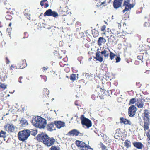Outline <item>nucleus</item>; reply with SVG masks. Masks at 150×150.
<instances>
[{
    "label": "nucleus",
    "mask_w": 150,
    "mask_h": 150,
    "mask_svg": "<svg viewBox=\"0 0 150 150\" xmlns=\"http://www.w3.org/2000/svg\"><path fill=\"white\" fill-rule=\"evenodd\" d=\"M37 140L42 143L45 146L49 147L53 145L56 142L55 139L43 132L38 134L36 137Z\"/></svg>",
    "instance_id": "nucleus-1"
},
{
    "label": "nucleus",
    "mask_w": 150,
    "mask_h": 150,
    "mask_svg": "<svg viewBox=\"0 0 150 150\" xmlns=\"http://www.w3.org/2000/svg\"><path fill=\"white\" fill-rule=\"evenodd\" d=\"M110 52V50L108 47L103 48L101 52L97 51L96 53V57H94L96 61L102 62L103 60V56L106 58L109 56Z\"/></svg>",
    "instance_id": "nucleus-2"
},
{
    "label": "nucleus",
    "mask_w": 150,
    "mask_h": 150,
    "mask_svg": "<svg viewBox=\"0 0 150 150\" xmlns=\"http://www.w3.org/2000/svg\"><path fill=\"white\" fill-rule=\"evenodd\" d=\"M32 123L36 127L40 129L44 128L47 125L46 120L40 116L33 117Z\"/></svg>",
    "instance_id": "nucleus-3"
},
{
    "label": "nucleus",
    "mask_w": 150,
    "mask_h": 150,
    "mask_svg": "<svg viewBox=\"0 0 150 150\" xmlns=\"http://www.w3.org/2000/svg\"><path fill=\"white\" fill-rule=\"evenodd\" d=\"M105 91V89H102V88L100 87L99 85H98L96 89L93 91V94L91 96V98L95 100L96 98L99 96L101 99H104L105 97L104 94Z\"/></svg>",
    "instance_id": "nucleus-4"
},
{
    "label": "nucleus",
    "mask_w": 150,
    "mask_h": 150,
    "mask_svg": "<svg viewBox=\"0 0 150 150\" xmlns=\"http://www.w3.org/2000/svg\"><path fill=\"white\" fill-rule=\"evenodd\" d=\"M31 132L28 129H24L19 131L18 133L19 140L23 142L26 140L30 134Z\"/></svg>",
    "instance_id": "nucleus-5"
},
{
    "label": "nucleus",
    "mask_w": 150,
    "mask_h": 150,
    "mask_svg": "<svg viewBox=\"0 0 150 150\" xmlns=\"http://www.w3.org/2000/svg\"><path fill=\"white\" fill-rule=\"evenodd\" d=\"M75 144L76 146L79 148L81 150H88L89 149H93L90 146L86 144L85 143L82 141L76 140L75 141Z\"/></svg>",
    "instance_id": "nucleus-6"
},
{
    "label": "nucleus",
    "mask_w": 150,
    "mask_h": 150,
    "mask_svg": "<svg viewBox=\"0 0 150 150\" xmlns=\"http://www.w3.org/2000/svg\"><path fill=\"white\" fill-rule=\"evenodd\" d=\"M80 119L83 125L86 126L88 128L92 126L91 121L85 117L84 115H83L81 116Z\"/></svg>",
    "instance_id": "nucleus-7"
},
{
    "label": "nucleus",
    "mask_w": 150,
    "mask_h": 150,
    "mask_svg": "<svg viewBox=\"0 0 150 150\" xmlns=\"http://www.w3.org/2000/svg\"><path fill=\"white\" fill-rule=\"evenodd\" d=\"M130 0H124L123 4V6L125 7V8L122 11V12L124 13L126 11H129L133 8L134 5L133 4L130 3Z\"/></svg>",
    "instance_id": "nucleus-8"
},
{
    "label": "nucleus",
    "mask_w": 150,
    "mask_h": 150,
    "mask_svg": "<svg viewBox=\"0 0 150 150\" xmlns=\"http://www.w3.org/2000/svg\"><path fill=\"white\" fill-rule=\"evenodd\" d=\"M15 126L13 124L7 123L4 126L5 129L8 133L13 132L14 131Z\"/></svg>",
    "instance_id": "nucleus-9"
},
{
    "label": "nucleus",
    "mask_w": 150,
    "mask_h": 150,
    "mask_svg": "<svg viewBox=\"0 0 150 150\" xmlns=\"http://www.w3.org/2000/svg\"><path fill=\"white\" fill-rule=\"evenodd\" d=\"M137 108L134 105H131L129 108L128 113L129 115L131 117H133L135 115Z\"/></svg>",
    "instance_id": "nucleus-10"
},
{
    "label": "nucleus",
    "mask_w": 150,
    "mask_h": 150,
    "mask_svg": "<svg viewBox=\"0 0 150 150\" xmlns=\"http://www.w3.org/2000/svg\"><path fill=\"white\" fill-rule=\"evenodd\" d=\"M148 55L147 54L145 53L144 54V53L139 54L137 56V58L138 59L140 60L142 62H143L144 60L147 61L148 59L147 57Z\"/></svg>",
    "instance_id": "nucleus-11"
},
{
    "label": "nucleus",
    "mask_w": 150,
    "mask_h": 150,
    "mask_svg": "<svg viewBox=\"0 0 150 150\" xmlns=\"http://www.w3.org/2000/svg\"><path fill=\"white\" fill-rule=\"evenodd\" d=\"M26 61L25 60H24L17 64L16 66V68L22 69L26 67Z\"/></svg>",
    "instance_id": "nucleus-12"
},
{
    "label": "nucleus",
    "mask_w": 150,
    "mask_h": 150,
    "mask_svg": "<svg viewBox=\"0 0 150 150\" xmlns=\"http://www.w3.org/2000/svg\"><path fill=\"white\" fill-rule=\"evenodd\" d=\"M145 100L142 98H139L137 100V105L140 108H142L144 105Z\"/></svg>",
    "instance_id": "nucleus-13"
},
{
    "label": "nucleus",
    "mask_w": 150,
    "mask_h": 150,
    "mask_svg": "<svg viewBox=\"0 0 150 150\" xmlns=\"http://www.w3.org/2000/svg\"><path fill=\"white\" fill-rule=\"evenodd\" d=\"M123 0H114L113 6L115 9H117L121 6Z\"/></svg>",
    "instance_id": "nucleus-14"
},
{
    "label": "nucleus",
    "mask_w": 150,
    "mask_h": 150,
    "mask_svg": "<svg viewBox=\"0 0 150 150\" xmlns=\"http://www.w3.org/2000/svg\"><path fill=\"white\" fill-rule=\"evenodd\" d=\"M81 134L80 132L76 129H73L69 131L67 134V135L69 136H78L79 134Z\"/></svg>",
    "instance_id": "nucleus-15"
},
{
    "label": "nucleus",
    "mask_w": 150,
    "mask_h": 150,
    "mask_svg": "<svg viewBox=\"0 0 150 150\" xmlns=\"http://www.w3.org/2000/svg\"><path fill=\"white\" fill-rule=\"evenodd\" d=\"M120 122L121 124L123 123L125 125H132L131 121L128 120L124 118L123 117L120 118Z\"/></svg>",
    "instance_id": "nucleus-16"
},
{
    "label": "nucleus",
    "mask_w": 150,
    "mask_h": 150,
    "mask_svg": "<svg viewBox=\"0 0 150 150\" xmlns=\"http://www.w3.org/2000/svg\"><path fill=\"white\" fill-rule=\"evenodd\" d=\"M54 122L56 127L59 129L65 126V123L60 121H54Z\"/></svg>",
    "instance_id": "nucleus-17"
},
{
    "label": "nucleus",
    "mask_w": 150,
    "mask_h": 150,
    "mask_svg": "<svg viewBox=\"0 0 150 150\" xmlns=\"http://www.w3.org/2000/svg\"><path fill=\"white\" fill-rule=\"evenodd\" d=\"M134 146L138 149H142L144 147L143 144L141 142H135L133 143Z\"/></svg>",
    "instance_id": "nucleus-18"
},
{
    "label": "nucleus",
    "mask_w": 150,
    "mask_h": 150,
    "mask_svg": "<svg viewBox=\"0 0 150 150\" xmlns=\"http://www.w3.org/2000/svg\"><path fill=\"white\" fill-rule=\"evenodd\" d=\"M144 117H145V118H144L145 119V120L146 121L149 122L150 120V119L149 118L150 113L149 111L148 110L145 109L144 110Z\"/></svg>",
    "instance_id": "nucleus-19"
},
{
    "label": "nucleus",
    "mask_w": 150,
    "mask_h": 150,
    "mask_svg": "<svg viewBox=\"0 0 150 150\" xmlns=\"http://www.w3.org/2000/svg\"><path fill=\"white\" fill-rule=\"evenodd\" d=\"M54 123L51 122L48 124L47 126V128L48 130L51 131L56 129L54 127Z\"/></svg>",
    "instance_id": "nucleus-20"
},
{
    "label": "nucleus",
    "mask_w": 150,
    "mask_h": 150,
    "mask_svg": "<svg viewBox=\"0 0 150 150\" xmlns=\"http://www.w3.org/2000/svg\"><path fill=\"white\" fill-rule=\"evenodd\" d=\"M20 122L21 125L23 127H25L28 124L27 120L24 118H22L21 119Z\"/></svg>",
    "instance_id": "nucleus-21"
},
{
    "label": "nucleus",
    "mask_w": 150,
    "mask_h": 150,
    "mask_svg": "<svg viewBox=\"0 0 150 150\" xmlns=\"http://www.w3.org/2000/svg\"><path fill=\"white\" fill-rule=\"evenodd\" d=\"M106 41V39L103 37H100L99 38L97 41L98 44L99 46L102 45V43H105Z\"/></svg>",
    "instance_id": "nucleus-22"
},
{
    "label": "nucleus",
    "mask_w": 150,
    "mask_h": 150,
    "mask_svg": "<svg viewBox=\"0 0 150 150\" xmlns=\"http://www.w3.org/2000/svg\"><path fill=\"white\" fill-rule=\"evenodd\" d=\"M144 125L143 126L144 130L145 131L148 130L149 129V122L146 121L145 118H144Z\"/></svg>",
    "instance_id": "nucleus-23"
},
{
    "label": "nucleus",
    "mask_w": 150,
    "mask_h": 150,
    "mask_svg": "<svg viewBox=\"0 0 150 150\" xmlns=\"http://www.w3.org/2000/svg\"><path fill=\"white\" fill-rule=\"evenodd\" d=\"M43 97H47L49 94V90L47 88H44L43 89L42 92Z\"/></svg>",
    "instance_id": "nucleus-24"
},
{
    "label": "nucleus",
    "mask_w": 150,
    "mask_h": 150,
    "mask_svg": "<svg viewBox=\"0 0 150 150\" xmlns=\"http://www.w3.org/2000/svg\"><path fill=\"white\" fill-rule=\"evenodd\" d=\"M29 11H30L29 9H26L25 10V11L24 12V15L29 20H30V14L29 13Z\"/></svg>",
    "instance_id": "nucleus-25"
},
{
    "label": "nucleus",
    "mask_w": 150,
    "mask_h": 150,
    "mask_svg": "<svg viewBox=\"0 0 150 150\" xmlns=\"http://www.w3.org/2000/svg\"><path fill=\"white\" fill-rule=\"evenodd\" d=\"M124 146L127 148H128L131 146V142L129 140H125L124 142Z\"/></svg>",
    "instance_id": "nucleus-26"
},
{
    "label": "nucleus",
    "mask_w": 150,
    "mask_h": 150,
    "mask_svg": "<svg viewBox=\"0 0 150 150\" xmlns=\"http://www.w3.org/2000/svg\"><path fill=\"white\" fill-rule=\"evenodd\" d=\"M92 34L93 37L94 38L98 37L99 35V32L95 29L92 31Z\"/></svg>",
    "instance_id": "nucleus-27"
},
{
    "label": "nucleus",
    "mask_w": 150,
    "mask_h": 150,
    "mask_svg": "<svg viewBox=\"0 0 150 150\" xmlns=\"http://www.w3.org/2000/svg\"><path fill=\"white\" fill-rule=\"evenodd\" d=\"M47 1V0H42L40 3L41 6L42 7L44 5V8H46L49 6V4L47 3H45L44 4V2Z\"/></svg>",
    "instance_id": "nucleus-28"
},
{
    "label": "nucleus",
    "mask_w": 150,
    "mask_h": 150,
    "mask_svg": "<svg viewBox=\"0 0 150 150\" xmlns=\"http://www.w3.org/2000/svg\"><path fill=\"white\" fill-rule=\"evenodd\" d=\"M120 32L119 29H115L112 30V33L113 35L117 37Z\"/></svg>",
    "instance_id": "nucleus-29"
},
{
    "label": "nucleus",
    "mask_w": 150,
    "mask_h": 150,
    "mask_svg": "<svg viewBox=\"0 0 150 150\" xmlns=\"http://www.w3.org/2000/svg\"><path fill=\"white\" fill-rule=\"evenodd\" d=\"M125 35L126 33L124 32H120L117 37L119 38H122L124 39L125 38Z\"/></svg>",
    "instance_id": "nucleus-30"
},
{
    "label": "nucleus",
    "mask_w": 150,
    "mask_h": 150,
    "mask_svg": "<svg viewBox=\"0 0 150 150\" xmlns=\"http://www.w3.org/2000/svg\"><path fill=\"white\" fill-rule=\"evenodd\" d=\"M51 11L52 10L50 9L47 10L44 13V16H50Z\"/></svg>",
    "instance_id": "nucleus-31"
},
{
    "label": "nucleus",
    "mask_w": 150,
    "mask_h": 150,
    "mask_svg": "<svg viewBox=\"0 0 150 150\" xmlns=\"http://www.w3.org/2000/svg\"><path fill=\"white\" fill-rule=\"evenodd\" d=\"M100 148H101L102 150H108L107 148L102 143L100 142L99 144Z\"/></svg>",
    "instance_id": "nucleus-32"
},
{
    "label": "nucleus",
    "mask_w": 150,
    "mask_h": 150,
    "mask_svg": "<svg viewBox=\"0 0 150 150\" xmlns=\"http://www.w3.org/2000/svg\"><path fill=\"white\" fill-rule=\"evenodd\" d=\"M58 16V13L55 11H51L50 16H52L54 17H56Z\"/></svg>",
    "instance_id": "nucleus-33"
},
{
    "label": "nucleus",
    "mask_w": 150,
    "mask_h": 150,
    "mask_svg": "<svg viewBox=\"0 0 150 150\" xmlns=\"http://www.w3.org/2000/svg\"><path fill=\"white\" fill-rule=\"evenodd\" d=\"M6 133L5 132L1 130L0 132V137H2L4 138L6 137Z\"/></svg>",
    "instance_id": "nucleus-34"
},
{
    "label": "nucleus",
    "mask_w": 150,
    "mask_h": 150,
    "mask_svg": "<svg viewBox=\"0 0 150 150\" xmlns=\"http://www.w3.org/2000/svg\"><path fill=\"white\" fill-rule=\"evenodd\" d=\"M83 34V33L82 32L81 33L78 32L76 33L75 34V35L77 38H80L82 37Z\"/></svg>",
    "instance_id": "nucleus-35"
},
{
    "label": "nucleus",
    "mask_w": 150,
    "mask_h": 150,
    "mask_svg": "<svg viewBox=\"0 0 150 150\" xmlns=\"http://www.w3.org/2000/svg\"><path fill=\"white\" fill-rule=\"evenodd\" d=\"M137 101L136 99L135 98H133L131 99L130 100L129 103V105H131L132 104H134Z\"/></svg>",
    "instance_id": "nucleus-36"
},
{
    "label": "nucleus",
    "mask_w": 150,
    "mask_h": 150,
    "mask_svg": "<svg viewBox=\"0 0 150 150\" xmlns=\"http://www.w3.org/2000/svg\"><path fill=\"white\" fill-rule=\"evenodd\" d=\"M0 88L3 90L7 88V85H5L4 83H0Z\"/></svg>",
    "instance_id": "nucleus-37"
},
{
    "label": "nucleus",
    "mask_w": 150,
    "mask_h": 150,
    "mask_svg": "<svg viewBox=\"0 0 150 150\" xmlns=\"http://www.w3.org/2000/svg\"><path fill=\"white\" fill-rule=\"evenodd\" d=\"M109 56L110 57V59L111 60H112L114 59L115 57L116 56V55L114 53L110 51Z\"/></svg>",
    "instance_id": "nucleus-38"
},
{
    "label": "nucleus",
    "mask_w": 150,
    "mask_h": 150,
    "mask_svg": "<svg viewBox=\"0 0 150 150\" xmlns=\"http://www.w3.org/2000/svg\"><path fill=\"white\" fill-rule=\"evenodd\" d=\"M76 75L74 74H71L70 76V79L72 81L75 80L76 79Z\"/></svg>",
    "instance_id": "nucleus-39"
},
{
    "label": "nucleus",
    "mask_w": 150,
    "mask_h": 150,
    "mask_svg": "<svg viewBox=\"0 0 150 150\" xmlns=\"http://www.w3.org/2000/svg\"><path fill=\"white\" fill-rule=\"evenodd\" d=\"M146 135L147 137V141L149 144H150V134L149 132H147L146 133Z\"/></svg>",
    "instance_id": "nucleus-40"
},
{
    "label": "nucleus",
    "mask_w": 150,
    "mask_h": 150,
    "mask_svg": "<svg viewBox=\"0 0 150 150\" xmlns=\"http://www.w3.org/2000/svg\"><path fill=\"white\" fill-rule=\"evenodd\" d=\"M6 18L7 20H11L12 18V16L10 15L9 14H7L6 16Z\"/></svg>",
    "instance_id": "nucleus-41"
},
{
    "label": "nucleus",
    "mask_w": 150,
    "mask_h": 150,
    "mask_svg": "<svg viewBox=\"0 0 150 150\" xmlns=\"http://www.w3.org/2000/svg\"><path fill=\"white\" fill-rule=\"evenodd\" d=\"M51 146V148L49 149V150H59L56 146L53 145Z\"/></svg>",
    "instance_id": "nucleus-42"
},
{
    "label": "nucleus",
    "mask_w": 150,
    "mask_h": 150,
    "mask_svg": "<svg viewBox=\"0 0 150 150\" xmlns=\"http://www.w3.org/2000/svg\"><path fill=\"white\" fill-rule=\"evenodd\" d=\"M114 137L115 139H118L120 138V136L118 134L117 132L115 133Z\"/></svg>",
    "instance_id": "nucleus-43"
},
{
    "label": "nucleus",
    "mask_w": 150,
    "mask_h": 150,
    "mask_svg": "<svg viewBox=\"0 0 150 150\" xmlns=\"http://www.w3.org/2000/svg\"><path fill=\"white\" fill-rule=\"evenodd\" d=\"M28 36V33L27 32H25L24 33L23 36V38H27Z\"/></svg>",
    "instance_id": "nucleus-44"
},
{
    "label": "nucleus",
    "mask_w": 150,
    "mask_h": 150,
    "mask_svg": "<svg viewBox=\"0 0 150 150\" xmlns=\"http://www.w3.org/2000/svg\"><path fill=\"white\" fill-rule=\"evenodd\" d=\"M106 28V26L105 25L102 26L101 28V31H102L104 32Z\"/></svg>",
    "instance_id": "nucleus-45"
},
{
    "label": "nucleus",
    "mask_w": 150,
    "mask_h": 150,
    "mask_svg": "<svg viewBox=\"0 0 150 150\" xmlns=\"http://www.w3.org/2000/svg\"><path fill=\"white\" fill-rule=\"evenodd\" d=\"M116 62L118 63L120 62L121 60V58L119 57H117L115 59Z\"/></svg>",
    "instance_id": "nucleus-46"
},
{
    "label": "nucleus",
    "mask_w": 150,
    "mask_h": 150,
    "mask_svg": "<svg viewBox=\"0 0 150 150\" xmlns=\"http://www.w3.org/2000/svg\"><path fill=\"white\" fill-rule=\"evenodd\" d=\"M108 40H112V41H113L114 40V37L112 35H111L110 36V38H108Z\"/></svg>",
    "instance_id": "nucleus-47"
},
{
    "label": "nucleus",
    "mask_w": 150,
    "mask_h": 150,
    "mask_svg": "<svg viewBox=\"0 0 150 150\" xmlns=\"http://www.w3.org/2000/svg\"><path fill=\"white\" fill-rule=\"evenodd\" d=\"M105 3L106 2L105 1H104L103 2H101L100 4H99L98 5H97L96 6H97L98 7V6H101L102 5H103L105 6V5H104V4H105Z\"/></svg>",
    "instance_id": "nucleus-48"
},
{
    "label": "nucleus",
    "mask_w": 150,
    "mask_h": 150,
    "mask_svg": "<svg viewBox=\"0 0 150 150\" xmlns=\"http://www.w3.org/2000/svg\"><path fill=\"white\" fill-rule=\"evenodd\" d=\"M6 64H8L10 63V61L8 57L6 58Z\"/></svg>",
    "instance_id": "nucleus-49"
},
{
    "label": "nucleus",
    "mask_w": 150,
    "mask_h": 150,
    "mask_svg": "<svg viewBox=\"0 0 150 150\" xmlns=\"http://www.w3.org/2000/svg\"><path fill=\"white\" fill-rule=\"evenodd\" d=\"M23 79V77L22 76H20L19 78L18 81L20 83H22V82L21 81V80Z\"/></svg>",
    "instance_id": "nucleus-50"
},
{
    "label": "nucleus",
    "mask_w": 150,
    "mask_h": 150,
    "mask_svg": "<svg viewBox=\"0 0 150 150\" xmlns=\"http://www.w3.org/2000/svg\"><path fill=\"white\" fill-rule=\"evenodd\" d=\"M59 64L60 66L62 67H64L65 65L64 64H63L62 62H60Z\"/></svg>",
    "instance_id": "nucleus-51"
},
{
    "label": "nucleus",
    "mask_w": 150,
    "mask_h": 150,
    "mask_svg": "<svg viewBox=\"0 0 150 150\" xmlns=\"http://www.w3.org/2000/svg\"><path fill=\"white\" fill-rule=\"evenodd\" d=\"M48 68L49 67H43L42 69L44 71H46L48 69Z\"/></svg>",
    "instance_id": "nucleus-52"
},
{
    "label": "nucleus",
    "mask_w": 150,
    "mask_h": 150,
    "mask_svg": "<svg viewBox=\"0 0 150 150\" xmlns=\"http://www.w3.org/2000/svg\"><path fill=\"white\" fill-rule=\"evenodd\" d=\"M148 23L146 22L144 24V26L145 27H146L148 25Z\"/></svg>",
    "instance_id": "nucleus-53"
},
{
    "label": "nucleus",
    "mask_w": 150,
    "mask_h": 150,
    "mask_svg": "<svg viewBox=\"0 0 150 150\" xmlns=\"http://www.w3.org/2000/svg\"><path fill=\"white\" fill-rule=\"evenodd\" d=\"M14 68V67L13 65H11L10 67V69L11 70H13V68Z\"/></svg>",
    "instance_id": "nucleus-54"
},
{
    "label": "nucleus",
    "mask_w": 150,
    "mask_h": 150,
    "mask_svg": "<svg viewBox=\"0 0 150 150\" xmlns=\"http://www.w3.org/2000/svg\"><path fill=\"white\" fill-rule=\"evenodd\" d=\"M121 130V129H120V128H119V129H117L116 130V132H118V133H119V132H121V131H120Z\"/></svg>",
    "instance_id": "nucleus-55"
},
{
    "label": "nucleus",
    "mask_w": 150,
    "mask_h": 150,
    "mask_svg": "<svg viewBox=\"0 0 150 150\" xmlns=\"http://www.w3.org/2000/svg\"><path fill=\"white\" fill-rule=\"evenodd\" d=\"M106 84L109 86V87H110V82H107L106 83Z\"/></svg>",
    "instance_id": "nucleus-56"
},
{
    "label": "nucleus",
    "mask_w": 150,
    "mask_h": 150,
    "mask_svg": "<svg viewBox=\"0 0 150 150\" xmlns=\"http://www.w3.org/2000/svg\"><path fill=\"white\" fill-rule=\"evenodd\" d=\"M75 104L77 106L79 105V104L78 103V102L77 101H76L75 102Z\"/></svg>",
    "instance_id": "nucleus-57"
},
{
    "label": "nucleus",
    "mask_w": 150,
    "mask_h": 150,
    "mask_svg": "<svg viewBox=\"0 0 150 150\" xmlns=\"http://www.w3.org/2000/svg\"><path fill=\"white\" fill-rule=\"evenodd\" d=\"M3 26V25L1 22H0V27H2Z\"/></svg>",
    "instance_id": "nucleus-58"
},
{
    "label": "nucleus",
    "mask_w": 150,
    "mask_h": 150,
    "mask_svg": "<svg viewBox=\"0 0 150 150\" xmlns=\"http://www.w3.org/2000/svg\"><path fill=\"white\" fill-rule=\"evenodd\" d=\"M66 59H67V58H64L63 59V61H64V62H66Z\"/></svg>",
    "instance_id": "nucleus-59"
},
{
    "label": "nucleus",
    "mask_w": 150,
    "mask_h": 150,
    "mask_svg": "<svg viewBox=\"0 0 150 150\" xmlns=\"http://www.w3.org/2000/svg\"><path fill=\"white\" fill-rule=\"evenodd\" d=\"M92 59V58L91 57L89 58L88 59V60L89 61H90Z\"/></svg>",
    "instance_id": "nucleus-60"
},
{
    "label": "nucleus",
    "mask_w": 150,
    "mask_h": 150,
    "mask_svg": "<svg viewBox=\"0 0 150 150\" xmlns=\"http://www.w3.org/2000/svg\"><path fill=\"white\" fill-rule=\"evenodd\" d=\"M11 23H10L9 24V26H11Z\"/></svg>",
    "instance_id": "nucleus-61"
},
{
    "label": "nucleus",
    "mask_w": 150,
    "mask_h": 150,
    "mask_svg": "<svg viewBox=\"0 0 150 150\" xmlns=\"http://www.w3.org/2000/svg\"><path fill=\"white\" fill-rule=\"evenodd\" d=\"M101 3V2H99V3H97V5H98L99 4H100Z\"/></svg>",
    "instance_id": "nucleus-62"
},
{
    "label": "nucleus",
    "mask_w": 150,
    "mask_h": 150,
    "mask_svg": "<svg viewBox=\"0 0 150 150\" xmlns=\"http://www.w3.org/2000/svg\"><path fill=\"white\" fill-rule=\"evenodd\" d=\"M43 16V13H42L40 14V16Z\"/></svg>",
    "instance_id": "nucleus-63"
},
{
    "label": "nucleus",
    "mask_w": 150,
    "mask_h": 150,
    "mask_svg": "<svg viewBox=\"0 0 150 150\" xmlns=\"http://www.w3.org/2000/svg\"><path fill=\"white\" fill-rule=\"evenodd\" d=\"M103 34L105 35V32L103 33Z\"/></svg>",
    "instance_id": "nucleus-64"
}]
</instances>
